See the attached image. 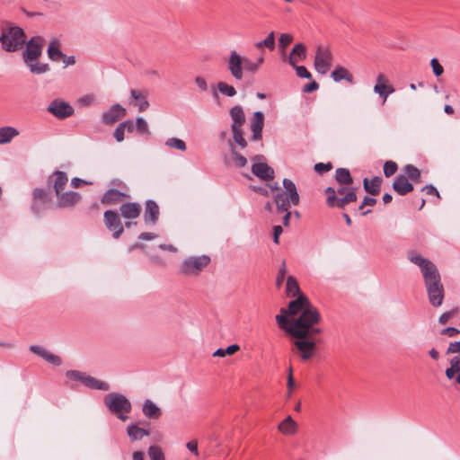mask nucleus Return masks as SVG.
I'll return each mask as SVG.
<instances>
[{
	"label": "nucleus",
	"instance_id": "1",
	"mask_svg": "<svg viewBox=\"0 0 460 460\" xmlns=\"http://www.w3.org/2000/svg\"><path fill=\"white\" fill-rule=\"evenodd\" d=\"M318 309L305 295H299L288 304V309L281 308L276 315L279 328L295 339L311 338L322 333V329L315 325L321 322Z\"/></svg>",
	"mask_w": 460,
	"mask_h": 460
},
{
	"label": "nucleus",
	"instance_id": "2",
	"mask_svg": "<svg viewBox=\"0 0 460 460\" xmlns=\"http://www.w3.org/2000/svg\"><path fill=\"white\" fill-rule=\"evenodd\" d=\"M407 259L420 268L429 304L434 307L442 305L445 289L437 266L430 260L414 251L408 252Z\"/></svg>",
	"mask_w": 460,
	"mask_h": 460
},
{
	"label": "nucleus",
	"instance_id": "3",
	"mask_svg": "<svg viewBox=\"0 0 460 460\" xmlns=\"http://www.w3.org/2000/svg\"><path fill=\"white\" fill-rule=\"evenodd\" d=\"M347 186H341L337 190L332 187L325 189L324 192L327 195L326 204L328 207H337L343 209L347 205L357 200L356 189Z\"/></svg>",
	"mask_w": 460,
	"mask_h": 460
},
{
	"label": "nucleus",
	"instance_id": "4",
	"mask_svg": "<svg viewBox=\"0 0 460 460\" xmlns=\"http://www.w3.org/2000/svg\"><path fill=\"white\" fill-rule=\"evenodd\" d=\"M103 402L107 410L120 420L126 421L128 419V414L132 410V404L125 395L115 392L110 393L104 396Z\"/></svg>",
	"mask_w": 460,
	"mask_h": 460
},
{
	"label": "nucleus",
	"instance_id": "5",
	"mask_svg": "<svg viewBox=\"0 0 460 460\" xmlns=\"http://www.w3.org/2000/svg\"><path fill=\"white\" fill-rule=\"evenodd\" d=\"M23 30L18 26L3 28L0 35L2 49L7 52H15L25 44Z\"/></svg>",
	"mask_w": 460,
	"mask_h": 460
},
{
	"label": "nucleus",
	"instance_id": "6",
	"mask_svg": "<svg viewBox=\"0 0 460 460\" xmlns=\"http://www.w3.org/2000/svg\"><path fill=\"white\" fill-rule=\"evenodd\" d=\"M283 186L285 190L275 196V202L279 211H288L291 205L296 206L300 200L296 187L291 180L285 178L283 180Z\"/></svg>",
	"mask_w": 460,
	"mask_h": 460
},
{
	"label": "nucleus",
	"instance_id": "7",
	"mask_svg": "<svg viewBox=\"0 0 460 460\" xmlns=\"http://www.w3.org/2000/svg\"><path fill=\"white\" fill-rule=\"evenodd\" d=\"M209 262L210 258L207 255L188 257L183 260L180 270L187 276H197Z\"/></svg>",
	"mask_w": 460,
	"mask_h": 460
},
{
	"label": "nucleus",
	"instance_id": "8",
	"mask_svg": "<svg viewBox=\"0 0 460 460\" xmlns=\"http://www.w3.org/2000/svg\"><path fill=\"white\" fill-rule=\"evenodd\" d=\"M333 56L329 47L320 45L316 49L314 57V69L321 75H326L332 65Z\"/></svg>",
	"mask_w": 460,
	"mask_h": 460
},
{
	"label": "nucleus",
	"instance_id": "9",
	"mask_svg": "<svg viewBox=\"0 0 460 460\" xmlns=\"http://www.w3.org/2000/svg\"><path fill=\"white\" fill-rule=\"evenodd\" d=\"M103 220L106 228L112 232V237L119 239L124 232V226L119 214L114 210H106L103 214Z\"/></svg>",
	"mask_w": 460,
	"mask_h": 460
},
{
	"label": "nucleus",
	"instance_id": "10",
	"mask_svg": "<svg viewBox=\"0 0 460 460\" xmlns=\"http://www.w3.org/2000/svg\"><path fill=\"white\" fill-rule=\"evenodd\" d=\"M42 38L32 37L27 43L26 49L22 53V58L25 64L31 61H37L42 53Z\"/></svg>",
	"mask_w": 460,
	"mask_h": 460
},
{
	"label": "nucleus",
	"instance_id": "11",
	"mask_svg": "<svg viewBox=\"0 0 460 460\" xmlns=\"http://www.w3.org/2000/svg\"><path fill=\"white\" fill-rule=\"evenodd\" d=\"M227 69L235 80L241 81L243 78V57L236 50L229 53Z\"/></svg>",
	"mask_w": 460,
	"mask_h": 460
},
{
	"label": "nucleus",
	"instance_id": "12",
	"mask_svg": "<svg viewBox=\"0 0 460 460\" xmlns=\"http://www.w3.org/2000/svg\"><path fill=\"white\" fill-rule=\"evenodd\" d=\"M48 111L58 119H66L74 114V108L62 99L53 100L48 106Z\"/></svg>",
	"mask_w": 460,
	"mask_h": 460
},
{
	"label": "nucleus",
	"instance_id": "13",
	"mask_svg": "<svg viewBox=\"0 0 460 460\" xmlns=\"http://www.w3.org/2000/svg\"><path fill=\"white\" fill-rule=\"evenodd\" d=\"M294 346L300 353L303 361L309 360L314 355L316 349V342L311 338L296 339Z\"/></svg>",
	"mask_w": 460,
	"mask_h": 460
},
{
	"label": "nucleus",
	"instance_id": "14",
	"mask_svg": "<svg viewBox=\"0 0 460 460\" xmlns=\"http://www.w3.org/2000/svg\"><path fill=\"white\" fill-rule=\"evenodd\" d=\"M126 115V109L119 103L113 104L103 112L102 121L106 125H111Z\"/></svg>",
	"mask_w": 460,
	"mask_h": 460
},
{
	"label": "nucleus",
	"instance_id": "15",
	"mask_svg": "<svg viewBox=\"0 0 460 460\" xmlns=\"http://www.w3.org/2000/svg\"><path fill=\"white\" fill-rule=\"evenodd\" d=\"M374 92L383 98L385 102L389 94L394 92V88L388 84V79L385 75L379 74L376 77V84L374 86Z\"/></svg>",
	"mask_w": 460,
	"mask_h": 460
},
{
	"label": "nucleus",
	"instance_id": "16",
	"mask_svg": "<svg viewBox=\"0 0 460 460\" xmlns=\"http://www.w3.org/2000/svg\"><path fill=\"white\" fill-rule=\"evenodd\" d=\"M160 209L156 202L147 199L145 204L144 220L146 225H155L159 219Z\"/></svg>",
	"mask_w": 460,
	"mask_h": 460
},
{
	"label": "nucleus",
	"instance_id": "17",
	"mask_svg": "<svg viewBox=\"0 0 460 460\" xmlns=\"http://www.w3.org/2000/svg\"><path fill=\"white\" fill-rule=\"evenodd\" d=\"M129 105L137 106L138 111L143 112L149 107L147 94L146 92L137 89L130 91Z\"/></svg>",
	"mask_w": 460,
	"mask_h": 460
},
{
	"label": "nucleus",
	"instance_id": "18",
	"mask_svg": "<svg viewBox=\"0 0 460 460\" xmlns=\"http://www.w3.org/2000/svg\"><path fill=\"white\" fill-rule=\"evenodd\" d=\"M141 209V205L137 202H127L119 207L120 215L125 220L137 218L140 216Z\"/></svg>",
	"mask_w": 460,
	"mask_h": 460
},
{
	"label": "nucleus",
	"instance_id": "19",
	"mask_svg": "<svg viewBox=\"0 0 460 460\" xmlns=\"http://www.w3.org/2000/svg\"><path fill=\"white\" fill-rule=\"evenodd\" d=\"M57 195V207L58 208H69L76 204L81 196L76 191H66V192H58Z\"/></svg>",
	"mask_w": 460,
	"mask_h": 460
},
{
	"label": "nucleus",
	"instance_id": "20",
	"mask_svg": "<svg viewBox=\"0 0 460 460\" xmlns=\"http://www.w3.org/2000/svg\"><path fill=\"white\" fill-rule=\"evenodd\" d=\"M264 125V115L261 111H255L251 119L252 138L260 140L262 137V128Z\"/></svg>",
	"mask_w": 460,
	"mask_h": 460
},
{
	"label": "nucleus",
	"instance_id": "21",
	"mask_svg": "<svg viewBox=\"0 0 460 460\" xmlns=\"http://www.w3.org/2000/svg\"><path fill=\"white\" fill-rule=\"evenodd\" d=\"M393 189L398 195L404 196L413 190V185L406 175L399 174L394 179Z\"/></svg>",
	"mask_w": 460,
	"mask_h": 460
},
{
	"label": "nucleus",
	"instance_id": "22",
	"mask_svg": "<svg viewBox=\"0 0 460 460\" xmlns=\"http://www.w3.org/2000/svg\"><path fill=\"white\" fill-rule=\"evenodd\" d=\"M252 172L263 181L274 178V170L266 163H254L252 165Z\"/></svg>",
	"mask_w": 460,
	"mask_h": 460
},
{
	"label": "nucleus",
	"instance_id": "23",
	"mask_svg": "<svg viewBox=\"0 0 460 460\" xmlns=\"http://www.w3.org/2000/svg\"><path fill=\"white\" fill-rule=\"evenodd\" d=\"M68 178L66 173L61 171H56L49 178V183H53L56 194H58V192H61L64 190Z\"/></svg>",
	"mask_w": 460,
	"mask_h": 460
},
{
	"label": "nucleus",
	"instance_id": "24",
	"mask_svg": "<svg viewBox=\"0 0 460 460\" xmlns=\"http://www.w3.org/2000/svg\"><path fill=\"white\" fill-rule=\"evenodd\" d=\"M34 203L31 207L35 213H40L41 205L46 206L50 202V199L48 197L47 192L43 189L36 188L33 190Z\"/></svg>",
	"mask_w": 460,
	"mask_h": 460
},
{
	"label": "nucleus",
	"instance_id": "25",
	"mask_svg": "<svg viewBox=\"0 0 460 460\" xmlns=\"http://www.w3.org/2000/svg\"><path fill=\"white\" fill-rule=\"evenodd\" d=\"M230 117L232 119L231 128H242L245 122V115L241 105H235L230 109Z\"/></svg>",
	"mask_w": 460,
	"mask_h": 460
},
{
	"label": "nucleus",
	"instance_id": "26",
	"mask_svg": "<svg viewBox=\"0 0 460 460\" xmlns=\"http://www.w3.org/2000/svg\"><path fill=\"white\" fill-rule=\"evenodd\" d=\"M306 58V49L304 44L297 43L294 46L293 49L290 52L288 58V63L292 66H296V65L305 59Z\"/></svg>",
	"mask_w": 460,
	"mask_h": 460
},
{
	"label": "nucleus",
	"instance_id": "27",
	"mask_svg": "<svg viewBox=\"0 0 460 460\" xmlns=\"http://www.w3.org/2000/svg\"><path fill=\"white\" fill-rule=\"evenodd\" d=\"M124 198H128V196L116 189H110L104 192L101 199V202L102 204L110 205L113 203H119Z\"/></svg>",
	"mask_w": 460,
	"mask_h": 460
},
{
	"label": "nucleus",
	"instance_id": "28",
	"mask_svg": "<svg viewBox=\"0 0 460 460\" xmlns=\"http://www.w3.org/2000/svg\"><path fill=\"white\" fill-rule=\"evenodd\" d=\"M142 411L146 418L151 420H157L162 415L161 409L149 399L144 402Z\"/></svg>",
	"mask_w": 460,
	"mask_h": 460
},
{
	"label": "nucleus",
	"instance_id": "29",
	"mask_svg": "<svg viewBox=\"0 0 460 460\" xmlns=\"http://www.w3.org/2000/svg\"><path fill=\"white\" fill-rule=\"evenodd\" d=\"M331 77L332 80L336 83H339L342 80L353 84L354 83V77L352 74L345 67L341 66H337L331 74Z\"/></svg>",
	"mask_w": 460,
	"mask_h": 460
},
{
	"label": "nucleus",
	"instance_id": "30",
	"mask_svg": "<svg viewBox=\"0 0 460 460\" xmlns=\"http://www.w3.org/2000/svg\"><path fill=\"white\" fill-rule=\"evenodd\" d=\"M229 148L232 157L230 161L226 160V163L237 168L244 167L247 164V159L236 151V148L232 142L229 143Z\"/></svg>",
	"mask_w": 460,
	"mask_h": 460
},
{
	"label": "nucleus",
	"instance_id": "31",
	"mask_svg": "<svg viewBox=\"0 0 460 460\" xmlns=\"http://www.w3.org/2000/svg\"><path fill=\"white\" fill-rule=\"evenodd\" d=\"M60 41L56 39L52 40L47 49L49 58L57 62L59 61L61 58H65V54L60 50Z\"/></svg>",
	"mask_w": 460,
	"mask_h": 460
},
{
	"label": "nucleus",
	"instance_id": "32",
	"mask_svg": "<svg viewBox=\"0 0 460 460\" xmlns=\"http://www.w3.org/2000/svg\"><path fill=\"white\" fill-rule=\"evenodd\" d=\"M381 182L382 179L377 176L373 177L370 181L365 178L363 180V187L367 193L375 196L380 192Z\"/></svg>",
	"mask_w": 460,
	"mask_h": 460
},
{
	"label": "nucleus",
	"instance_id": "33",
	"mask_svg": "<svg viewBox=\"0 0 460 460\" xmlns=\"http://www.w3.org/2000/svg\"><path fill=\"white\" fill-rule=\"evenodd\" d=\"M296 428V421L290 416H288L278 427L279 430L284 435L295 434Z\"/></svg>",
	"mask_w": 460,
	"mask_h": 460
},
{
	"label": "nucleus",
	"instance_id": "34",
	"mask_svg": "<svg viewBox=\"0 0 460 460\" xmlns=\"http://www.w3.org/2000/svg\"><path fill=\"white\" fill-rule=\"evenodd\" d=\"M84 385L87 386L88 388L94 389V390H101V391H109L110 390V385L106 382L100 381L96 379L95 377H93L91 376H86V379L84 382Z\"/></svg>",
	"mask_w": 460,
	"mask_h": 460
},
{
	"label": "nucleus",
	"instance_id": "35",
	"mask_svg": "<svg viewBox=\"0 0 460 460\" xmlns=\"http://www.w3.org/2000/svg\"><path fill=\"white\" fill-rule=\"evenodd\" d=\"M19 135V131L13 127L0 128V145L7 144L12 141L13 137Z\"/></svg>",
	"mask_w": 460,
	"mask_h": 460
},
{
	"label": "nucleus",
	"instance_id": "36",
	"mask_svg": "<svg viewBox=\"0 0 460 460\" xmlns=\"http://www.w3.org/2000/svg\"><path fill=\"white\" fill-rule=\"evenodd\" d=\"M127 432L132 441L140 440L144 437L149 435L148 430L139 428L138 426L134 425V424L129 425L128 427Z\"/></svg>",
	"mask_w": 460,
	"mask_h": 460
},
{
	"label": "nucleus",
	"instance_id": "37",
	"mask_svg": "<svg viewBox=\"0 0 460 460\" xmlns=\"http://www.w3.org/2000/svg\"><path fill=\"white\" fill-rule=\"evenodd\" d=\"M286 293L289 297H294L296 296L298 297L299 295H303L300 293L299 285L293 276H288L287 278Z\"/></svg>",
	"mask_w": 460,
	"mask_h": 460
},
{
	"label": "nucleus",
	"instance_id": "38",
	"mask_svg": "<svg viewBox=\"0 0 460 460\" xmlns=\"http://www.w3.org/2000/svg\"><path fill=\"white\" fill-rule=\"evenodd\" d=\"M335 180L341 185H350L353 182V178L349 171L346 168H338L336 170Z\"/></svg>",
	"mask_w": 460,
	"mask_h": 460
},
{
	"label": "nucleus",
	"instance_id": "39",
	"mask_svg": "<svg viewBox=\"0 0 460 460\" xmlns=\"http://www.w3.org/2000/svg\"><path fill=\"white\" fill-rule=\"evenodd\" d=\"M404 175L407 179L411 180L414 182H420V171L412 164H407L403 168Z\"/></svg>",
	"mask_w": 460,
	"mask_h": 460
},
{
	"label": "nucleus",
	"instance_id": "40",
	"mask_svg": "<svg viewBox=\"0 0 460 460\" xmlns=\"http://www.w3.org/2000/svg\"><path fill=\"white\" fill-rule=\"evenodd\" d=\"M217 91L221 94L227 96V97H233L236 94V90L233 85H230L226 84V82H218L217 84Z\"/></svg>",
	"mask_w": 460,
	"mask_h": 460
},
{
	"label": "nucleus",
	"instance_id": "41",
	"mask_svg": "<svg viewBox=\"0 0 460 460\" xmlns=\"http://www.w3.org/2000/svg\"><path fill=\"white\" fill-rule=\"evenodd\" d=\"M30 71L33 74L40 75L48 72L49 70V64L45 63H37L36 61H31L29 64H26Z\"/></svg>",
	"mask_w": 460,
	"mask_h": 460
},
{
	"label": "nucleus",
	"instance_id": "42",
	"mask_svg": "<svg viewBox=\"0 0 460 460\" xmlns=\"http://www.w3.org/2000/svg\"><path fill=\"white\" fill-rule=\"evenodd\" d=\"M150 460H165L163 449L158 446H150L147 450Z\"/></svg>",
	"mask_w": 460,
	"mask_h": 460
},
{
	"label": "nucleus",
	"instance_id": "43",
	"mask_svg": "<svg viewBox=\"0 0 460 460\" xmlns=\"http://www.w3.org/2000/svg\"><path fill=\"white\" fill-rule=\"evenodd\" d=\"M165 146H167L170 148H174L180 151H185L187 148L185 142L178 137L168 138L165 141Z\"/></svg>",
	"mask_w": 460,
	"mask_h": 460
},
{
	"label": "nucleus",
	"instance_id": "44",
	"mask_svg": "<svg viewBox=\"0 0 460 460\" xmlns=\"http://www.w3.org/2000/svg\"><path fill=\"white\" fill-rule=\"evenodd\" d=\"M66 376L68 379L84 384V380L86 379L87 374L79 370H68L66 373Z\"/></svg>",
	"mask_w": 460,
	"mask_h": 460
},
{
	"label": "nucleus",
	"instance_id": "45",
	"mask_svg": "<svg viewBox=\"0 0 460 460\" xmlns=\"http://www.w3.org/2000/svg\"><path fill=\"white\" fill-rule=\"evenodd\" d=\"M233 133V138L234 143L240 146L242 148H245L247 146V142L243 136L242 128H231Z\"/></svg>",
	"mask_w": 460,
	"mask_h": 460
},
{
	"label": "nucleus",
	"instance_id": "46",
	"mask_svg": "<svg viewBox=\"0 0 460 460\" xmlns=\"http://www.w3.org/2000/svg\"><path fill=\"white\" fill-rule=\"evenodd\" d=\"M135 128L140 134L148 135L150 133L148 124L142 117L136 119Z\"/></svg>",
	"mask_w": 460,
	"mask_h": 460
},
{
	"label": "nucleus",
	"instance_id": "47",
	"mask_svg": "<svg viewBox=\"0 0 460 460\" xmlns=\"http://www.w3.org/2000/svg\"><path fill=\"white\" fill-rule=\"evenodd\" d=\"M398 169L397 164L394 161H386L384 164V174L385 177L393 176Z\"/></svg>",
	"mask_w": 460,
	"mask_h": 460
},
{
	"label": "nucleus",
	"instance_id": "48",
	"mask_svg": "<svg viewBox=\"0 0 460 460\" xmlns=\"http://www.w3.org/2000/svg\"><path fill=\"white\" fill-rule=\"evenodd\" d=\"M287 272H288V270H287L286 262H285V261H283L279 269L278 275L276 278V286L278 288H280L282 286Z\"/></svg>",
	"mask_w": 460,
	"mask_h": 460
},
{
	"label": "nucleus",
	"instance_id": "49",
	"mask_svg": "<svg viewBox=\"0 0 460 460\" xmlns=\"http://www.w3.org/2000/svg\"><path fill=\"white\" fill-rule=\"evenodd\" d=\"M259 70L256 63L247 57H243V71H247L249 73H256Z\"/></svg>",
	"mask_w": 460,
	"mask_h": 460
},
{
	"label": "nucleus",
	"instance_id": "50",
	"mask_svg": "<svg viewBox=\"0 0 460 460\" xmlns=\"http://www.w3.org/2000/svg\"><path fill=\"white\" fill-rule=\"evenodd\" d=\"M43 359H45L47 362L54 366H60L62 364V359L60 358V357L51 353L49 350H47Z\"/></svg>",
	"mask_w": 460,
	"mask_h": 460
},
{
	"label": "nucleus",
	"instance_id": "51",
	"mask_svg": "<svg viewBox=\"0 0 460 460\" xmlns=\"http://www.w3.org/2000/svg\"><path fill=\"white\" fill-rule=\"evenodd\" d=\"M430 66L436 76H440L444 73L443 66L439 64L438 60L436 58H433L430 60Z\"/></svg>",
	"mask_w": 460,
	"mask_h": 460
},
{
	"label": "nucleus",
	"instance_id": "52",
	"mask_svg": "<svg viewBox=\"0 0 460 460\" xmlns=\"http://www.w3.org/2000/svg\"><path fill=\"white\" fill-rule=\"evenodd\" d=\"M332 163H318L314 164V171L319 174H323L324 172L332 170Z\"/></svg>",
	"mask_w": 460,
	"mask_h": 460
},
{
	"label": "nucleus",
	"instance_id": "53",
	"mask_svg": "<svg viewBox=\"0 0 460 460\" xmlns=\"http://www.w3.org/2000/svg\"><path fill=\"white\" fill-rule=\"evenodd\" d=\"M294 67L296 69L297 76H299L301 78H306V79L312 78L311 73L306 69L305 66H297L296 65V66H294Z\"/></svg>",
	"mask_w": 460,
	"mask_h": 460
},
{
	"label": "nucleus",
	"instance_id": "54",
	"mask_svg": "<svg viewBox=\"0 0 460 460\" xmlns=\"http://www.w3.org/2000/svg\"><path fill=\"white\" fill-rule=\"evenodd\" d=\"M262 41V44H264V46L266 48H268L270 50H273L274 48H275V34L273 31H271L265 40H261Z\"/></svg>",
	"mask_w": 460,
	"mask_h": 460
},
{
	"label": "nucleus",
	"instance_id": "55",
	"mask_svg": "<svg viewBox=\"0 0 460 460\" xmlns=\"http://www.w3.org/2000/svg\"><path fill=\"white\" fill-rule=\"evenodd\" d=\"M454 353H458V355L460 354V341L449 343L447 349V354Z\"/></svg>",
	"mask_w": 460,
	"mask_h": 460
},
{
	"label": "nucleus",
	"instance_id": "56",
	"mask_svg": "<svg viewBox=\"0 0 460 460\" xmlns=\"http://www.w3.org/2000/svg\"><path fill=\"white\" fill-rule=\"evenodd\" d=\"M124 134L125 129L123 128L121 124H119L114 130V137L118 142H122L124 140Z\"/></svg>",
	"mask_w": 460,
	"mask_h": 460
},
{
	"label": "nucleus",
	"instance_id": "57",
	"mask_svg": "<svg viewBox=\"0 0 460 460\" xmlns=\"http://www.w3.org/2000/svg\"><path fill=\"white\" fill-rule=\"evenodd\" d=\"M30 350L32 353L38 355L39 357H40L42 358H44V356H45V354L47 352L46 349H44L43 347L39 346V345H31V346H30Z\"/></svg>",
	"mask_w": 460,
	"mask_h": 460
},
{
	"label": "nucleus",
	"instance_id": "58",
	"mask_svg": "<svg viewBox=\"0 0 460 460\" xmlns=\"http://www.w3.org/2000/svg\"><path fill=\"white\" fill-rule=\"evenodd\" d=\"M195 84H197V86L199 87V89L202 92H205L208 90V83L206 81V79L202 76H197L195 78Z\"/></svg>",
	"mask_w": 460,
	"mask_h": 460
},
{
	"label": "nucleus",
	"instance_id": "59",
	"mask_svg": "<svg viewBox=\"0 0 460 460\" xmlns=\"http://www.w3.org/2000/svg\"><path fill=\"white\" fill-rule=\"evenodd\" d=\"M460 331L456 327H447L441 331L442 335H447L448 337H455L456 336Z\"/></svg>",
	"mask_w": 460,
	"mask_h": 460
},
{
	"label": "nucleus",
	"instance_id": "60",
	"mask_svg": "<svg viewBox=\"0 0 460 460\" xmlns=\"http://www.w3.org/2000/svg\"><path fill=\"white\" fill-rule=\"evenodd\" d=\"M292 40H293L292 36L288 33L281 34L279 39V44L283 47L289 45L292 42Z\"/></svg>",
	"mask_w": 460,
	"mask_h": 460
},
{
	"label": "nucleus",
	"instance_id": "61",
	"mask_svg": "<svg viewBox=\"0 0 460 460\" xmlns=\"http://www.w3.org/2000/svg\"><path fill=\"white\" fill-rule=\"evenodd\" d=\"M454 313H455L454 311L443 313L438 318V323L440 324H446L449 321V319L453 316Z\"/></svg>",
	"mask_w": 460,
	"mask_h": 460
},
{
	"label": "nucleus",
	"instance_id": "62",
	"mask_svg": "<svg viewBox=\"0 0 460 460\" xmlns=\"http://www.w3.org/2000/svg\"><path fill=\"white\" fill-rule=\"evenodd\" d=\"M450 367L456 372L460 370V354L450 359Z\"/></svg>",
	"mask_w": 460,
	"mask_h": 460
},
{
	"label": "nucleus",
	"instance_id": "63",
	"mask_svg": "<svg viewBox=\"0 0 460 460\" xmlns=\"http://www.w3.org/2000/svg\"><path fill=\"white\" fill-rule=\"evenodd\" d=\"M156 237H157L156 234L149 233V232L141 233L138 235V239L142 240V241H151V240L155 239Z\"/></svg>",
	"mask_w": 460,
	"mask_h": 460
},
{
	"label": "nucleus",
	"instance_id": "64",
	"mask_svg": "<svg viewBox=\"0 0 460 460\" xmlns=\"http://www.w3.org/2000/svg\"><path fill=\"white\" fill-rule=\"evenodd\" d=\"M186 447L195 456H199L198 442L196 440H191L188 442L186 444Z\"/></svg>",
	"mask_w": 460,
	"mask_h": 460
}]
</instances>
